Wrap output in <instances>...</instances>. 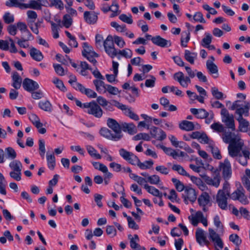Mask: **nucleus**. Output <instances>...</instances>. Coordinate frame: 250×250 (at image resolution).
I'll list each match as a JSON object with an SVG mask.
<instances>
[{"label": "nucleus", "instance_id": "25", "mask_svg": "<svg viewBox=\"0 0 250 250\" xmlns=\"http://www.w3.org/2000/svg\"><path fill=\"white\" fill-rule=\"evenodd\" d=\"M98 14V13L93 11H85L83 14V18L87 23L93 24L96 23L97 21Z\"/></svg>", "mask_w": 250, "mask_h": 250}, {"label": "nucleus", "instance_id": "23", "mask_svg": "<svg viewBox=\"0 0 250 250\" xmlns=\"http://www.w3.org/2000/svg\"><path fill=\"white\" fill-rule=\"evenodd\" d=\"M200 176L204 178L206 183L209 186L218 188L220 183V177L219 175H216L213 178H211L205 174H201Z\"/></svg>", "mask_w": 250, "mask_h": 250}, {"label": "nucleus", "instance_id": "22", "mask_svg": "<svg viewBox=\"0 0 250 250\" xmlns=\"http://www.w3.org/2000/svg\"><path fill=\"white\" fill-rule=\"evenodd\" d=\"M184 197L186 201H189L192 203L195 202L197 198L195 189L189 187H186L184 190Z\"/></svg>", "mask_w": 250, "mask_h": 250}, {"label": "nucleus", "instance_id": "8", "mask_svg": "<svg viewBox=\"0 0 250 250\" xmlns=\"http://www.w3.org/2000/svg\"><path fill=\"white\" fill-rule=\"evenodd\" d=\"M222 121L226 126L234 131L235 130V125L233 115L229 114L226 109H223L221 110Z\"/></svg>", "mask_w": 250, "mask_h": 250}, {"label": "nucleus", "instance_id": "34", "mask_svg": "<svg viewBox=\"0 0 250 250\" xmlns=\"http://www.w3.org/2000/svg\"><path fill=\"white\" fill-rule=\"evenodd\" d=\"M30 54L31 57L34 60L38 62L41 61L43 58V56L42 52L39 50H38L34 47L31 48Z\"/></svg>", "mask_w": 250, "mask_h": 250}, {"label": "nucleus", "instance_id": "50", "mask_svg": "<svg viewBox=\"0 0 250 250\" xmlns=\"http://www.w3.org/2000/svg\"><path fill=\"white\" fill-rule=\"evenodd\" d=\"M212 36L208 32L205 33V37L202 39L201 42V45L203 47L207 46V45H209L212 42Z\"/></svg>", "mask_w": 250, "mask_h": 250}, {"label": "nucleus", "instance_id": "14", "mask_svg": "<svg viewBox=\"0 0 250 250\" xmlns=\"http://www.w3.org/2000/svg\"><path fill=\"white\" fill-rule=\"evenodd\" d=\"M229 196L222 190H218L216 197V201L218 207L223 210L228 208L227 199Z\"/></svg>", "mask_w": 250, "mask_h": 250}, {"label": "nucleus", "instance_id": "59", "mask_svg": "<svg viewBox=\"0 0 250 250\" xmlns=\"http://www.w3.org/2000/svg\"><path fill=\"white\" fill-rule=\"evenodd\" d=\"M133 139L135 141H138L140 140H144L145 141H149L150 137L149 134L146 133H140L136 135L133 137Z\"/></svg>", "mask_w": 250, "mask_h": 250}, {"label": "nucleus", "instance_id": "12", "mask_svg": "<svg viewBox=\"0 0 250 250\" xmlns=\"http://www.w3.org/2000/svg\"><path fill=\"white\" fill-rule=\"evenodd\" d=\"M233 200H238L242 204L246 205L249 201L244 194V189L242 187H240L229 196Z\"/></svg>", "mask_w": 250, "mask_h": 250}, {"label": "nucleus", "instance_id": "18", "mask_svg": "<svg viewBox=\"0 0 250 250\" xmlns=\"http://www.w3.org/2000/svg\"><path fill=\"white\" fill-rule=\"evenodd\" d=\"M195 236L196 241L200 245L208 246L209 244V241L207 239L206 232L202 229L198 228L196 229Z\"/></svg>", "mask_w": 250, "mask_h": 250}, {"label": "nucleus", "instance_id": "38", "mask_svg": "<svg viewBox=\"0 0 250 250\" xmlns=\"http://www.w3.org/2000/svg\"><path fill=\"white\" fill-rule=\"evenodd\" d=\"M28 8L41 10V6L39 3V1L31 0L27 3H23L22 9Z\"/></svg>", "mask_w": 250, "mask_h": 250}, {"label": "nucleus", "instance_id": "48", "mask_svg": "<svg viewBox=\"0 0 250 250\" xmlns=\"http://www.w3.org/2000/svg\"><path fill=\"white\" fill-rule=\"evenodd\" d=\"M172 169L177 172L178 174L181 175L189 177V174L188 173L184 167L180 165L174 164L172 167Z\"/></svg>", "mask_w": 250, "mask_h": 250}, {"label": "nucleus", "instance_id": "35", "mask_svg": "<svg viewBox=\"0 0 250 250\" xmlns=\"http://www.w3.org/2000/svg\"><path fill=\"white\" fill-rule=\"evenodd\" d=\"M82 55L83 56L87 55H97V53L93 51V48L87 42L83 43Z\"/></svg>", "mask_w": 250, "mask_h": 250}, {"label": "nucleus", "instance_id": "5", "mask_svg": "<svg viewBox=\"0 0 250 250\" xmlns=\"http://www.w3.org/2000/svg\"><path fill=\"white\" fill-rule=\"evenodd\" d=\"M104 47L106 54L111 58H114L118 55V51L115 47L111 35H108L104 41Z\"/></svg>", "mask_w": 250, "mask_h": 250}, {"label": "nucleus", "instance_id": "63", "mask_svg": "<svg viewBox=\"0 0 250 250\" xmlns=\"http://www.w3.org/2000/svg\"><path fill=\"white\" fill-rule=\"evenodd\" d=\"M229 240L236 246H239L242 242V240L239 236L236 234H232L229 236Z\"/></svg>", "mask_w": 250, "mask_h": 250}, {"label": "nucleus", "instance_id": "49", "mask_svg": "<svg viewBox=\"0 0 250 250\" xmlns=\"http://www.w3.org/2000/svg\"><path fill=\"white\" fill-rule=\"evenodd\" d=\"M213 223L214 226L216 227L217 231L223 232L224 226L220 220L219 215H216L214 216L213 217Z\"/></svg>", "mask_w": 250, "mask_h": 250}, {"label": "nucleus", "instance_id": "51", "mask_svg": "<svg viewBox=\"0 0 250 250\" xmlns=\"http://www.w3.org/2000/svg\"><path fill=\"white\" fill-rule=\"evenodd\" d=\"M152 160L146 161L143 163L140 162L139 159V162L136 165L141 169H147L150 168L153 165Z\"/></svg>", "mask_w": 250, "mask_h": 250}, {"label": "nucleus", "instance_id": "15", "mask_svg": "<svg viewBox=\"0 0 250 250\" xmlns=\"http://www.w3.org/2000/svg\"><path fill=\"white\" fill-rule=\"evenodd\" d=\"M107 126L113 130L115 136H120V140L122 138V126L115 120L108 118L107 120Z\"/></svg>", "mask_w": 250, "mask_h": 250}, {"label": "nucleus", "instance_id": "33", "mask_svg": "<svg viewBox=\"0 0 250 250\" xmlns=\"http://www.w3.org/2000/svg\"><path fill=\"white\" fill-rule=\"evenodd\" d=\"M184 58L185 60L190 64H194L195 60L197 58V53L190 52L188 50H185L184 52Z\"/></svg>", "mask_w": 250, "mask_h": 250}, {"label": "nucleus", "instance_id": "36", "mask_svg": "<svg viewBox=\"0 0 250 250\" xmlns=\"http://www.w3.org/2000/svg\"><path fill=\"white\" fill-rule=\"evenodd\" d=\"M191 181L195 184L202 191L205 190L207 188L205 184L202 181V180L197 177L194 176H190L189 177Z\"/></svg>", "mask_w": 250, "mask_h": 250}, {"label": "nucleus", "instance_id": "39", "mask_svg": "<svg viewBox=\"0 0 250 250\" xmlns=\"http://www.w3.org/2000/svg\"><path fill=\"white\" fill-rule=\"evenodd\" d=\"M39 107L46 112H51L52 110V106L48 100L41 101L38 104Z\"/></svg>", "mask_w": 250, "mask_h": 250}, {"label": "nucleus", "instance_id": "28", "mask_svg": "<svg viewBox=\"0 0 250 250\" xmlns=\"http://www.w3.org/2000/svg\"><path fill=\"white\" fill-rule=\"evenodd\" d=\"M100 134L106 139L118 141L120 140V136H115L114 134H112L111 131L106 128H102L100 131Z\"/></svg>", "mask_w": 250, "mask_h": 250}, {"label": "nucleus", "instance_id": "53", "mask_svg": "<svg viewBox=\"0 0 250 250\" xmlns=\"http://www.w3.org/2000/svg\"><path fill=\"white\" fill-rule=\"evenodd\" d=\"M190 40V33L189 31L183 32L181 39V44L183 47L187 46V43Z\"/></svg>", "mask_w": 250, "mask_h": 250}, {"label": "nucleus", "instance_id": "54", "mask_svg": "<svg viewBox=\"0 0 250 250\" xmlns=\"http://www.w3.org/2000/svg\"><path fill=\"white\" fill-rule=\"evenodd\" d=\"M6 181L2 173H0V193L3 195L6 194L5 187Z\"/></svg>", "mask_w": 250, "mask_h": 250}, {"label": "nucleus", "instance_id": "27", "mask_svg": "<svg viewBox=\"0 0 250 250\" xmlns=\"http://www.w3.org/2000/svg\"><path fill=\"white\" fill-rule=\"evenodd\" d=\"M152 42L154 44L161 47H166L171 45V43L169 41H167L162 38L160 36H157L153 37V39H152Z\"/></svg>", "mask_w": 250, "mask_h": 250}, {"label": "nucleus", "instance_id": "46", "mask_svg": "<svg viewBox=\"0 0 250 250\" xmlns=\"http://www.w3.org/2000/svg\"><path fill=\"white\" fill-rule=\"evenodd\" d=\"M208 147L211 151L213 157L215 159H220L222 158L220 151L213 143L211 145L208 146Z\"/></svg>", "mask_w": 250, "mask_h": 250}, {"label": "nucleus", "instance_id": "29", "mask_svg": "<svg viewBox=\"0 0 250 250\" xmlns=\"http://www.w3.org/2000/svg\"><path fill=\"white\" fill-rule=\"evenodd\" d=\"M18 29L21 33H24L25 36H27V40H33V37L27 28L26 24L23 22H18L16 23Z\"/></svg>", "mask_w": 250, "mask_h": 250}, {"label": "nucleus", "instance_id": "9", "mask_svg": "<svg viewBox=\"0 0 250 250\" xmlns=\"http://www.w3.org/2000/svg\"><path fill=\"white\" fill-rule=\"evenodd\" d=\"M188 219L194 226H197L201 222L205 227H207L208 223L207 218L205 217L201 211H198L195 213H192L188 216Z\"/></svg>", "mask_w": 250, "mask_h": 250}, {"label": "nucleus", "instance_id": "42", "mask_svg": "<svg viewBox=\"0 0 250 250\" xmlns=\"http://www.w3.org/2000/svg\"><path fill=\"white\" fill-rule=\"evenodd\" d=\"M80 70L79 73L82 76H85L88 75L87 70L92 71L88 64L85 62H81L80 63Z\"/></svg>", "mask_w": 250, "mask_h": 250}, {"label": "nucleus", "instance_id": "56", "mask_svg": "<svg viewBox=\"0 0 250 250\" xmlns=\"http://www.w3.org/2000/svg\"><path fill=\"white\" fill-rule=\"evenodd\" d=\"M62 23L63 25L68 28L72 23V19L68 14H65L63 16Z\"/></svg>", "mask_w": 250, "mask_h": 250}, {"label": "nucleus", "instance_id": "30", "mask_svg": "<svg viewBox=\"0 0 250 250\" xmlns=\"http://www.w3.org/2000/svg\"><path fill=\"white\" fill-rule=\"evenodd\" d=\"M121 128L125 132H127L129 134H134L137 132L135 125L132 123H123L121 124Z\"/></svg>", "mask_w": 250, "mask_h": 250}, {"label": "nucleus", "instance_id": "11", "mask_svg": "<svg viewBox=\"0 0 250 250\" xmlns=\"http://www.w3.org/2000/svg\"><path fill=\"white\" fill-rule=\"evenodd\" d=\"M120 155L125 161L132 165H136L139 162V158L133 153L126 150L124 148H121L119 150Z\"/></svg>", "mask_w": 250, "mask_h": 250}, {"label": "nucleus", "instance_id": "20", "mask_svg": "<svg viewBox=\"0 0 250 250\" xmlns=\"http://www.w3.org/2000/svg\"><path fill=\"white\" fill-rule=\"evenodd\" d=\"M22 86L25 90L29 92L37 90L39 87V85L36 82L28 78H25L23 80Z\"/></svg>", "mask_w": 250, "mask_h": 250}, {"label": "nucleus", "instance_id": "41", "mask_svg": "<svg viewBox=\"0 0 250 250\" xmlns=\"http://www.w3.org/2000/svg\"><path fill=\"white\" fill-rule=\"evenodd\" d=\"M86 149L89 155L96 159H101L102 156L97 152V151L91 146L86 145Z\"/></svg>", "mask_w": 250, "mask_h": 250}, {"label": "nucleus", "instance_id": "2", "mask_svg": "<svg viewBox=\"0 0 250 250\" xmlns=\"http://www.w3.org/2000/svg\"><path fill=\"white\" fill-rule=\"evenodd\" d=\"M185 69L188 76H185L182 72L179 71L174 74L173 79L178 82L181 86L184 88H187L191 83V79L193 78L196 76L197 71L196 69L193 70L188 66H185Z\"/></svg>", "mask_w": 250, "mask_h": 250}, {"label": "nucleus", "instance_id": "64", "mask_svg": "<svg viewBox=\"0 0 250 250\" xmlns=\"http://www.w3.org/2000/svg\"><path fill=\"white\" fill-rule=\"evenodd\" d=\"M53 66L55 72L58 75L62 76L66 74V70H65L60 64L54 63Z\"/></svg>", "mask_w": 250, "mask_h": 250}, {"label": "nucleus", "instance_id": "61", "mask_svg": "<svg viewBox=\"0 0 250 250\" xmlns=\"http://www.w3.org/2000/svg\"><path fill=\"white\" fill-rule=\"evenodd\" d=\"M118 54L121 55L126 58H131L132 56L133 53L132 51L128 48H125L123 50H119Z\"/></svg>", "mask_w": 250, "mask_h": 250}, {"label": "nucleus", "instance_id": "24", "mask_svg": "<svg viewBox=\"0 0 250 250\" xmlns=\"http://www.w3.org/2000/svg\"><path fill=\"white\" fill-rule=\"evenodd\" d=\"M239 125L238 130L241 132H248L250 129V124L248 121L244 118H237Z\"/></svg>", "mask_w": 250, "mask_h": 250}, {"label": "nucleus", "instance_id": "58", "mask_svg": "<svg viewBox=\"0 0 250 250\" xmlns=\"http://www.w3.org/2000/svg\"><path fill=\"white\" fill-rule=\"evenodd\" d=\"M200 136V137L199 140L201 143L208 144V146H210L214 143L205 133H202Z\"/></svg>", "mask_w": 250, "mask_h": 250}, {"label": "nucleus", "instance_id": "43", "mask_svg": "<svg viewBox=\"0 0 250 250\" xmlns=\"http://www.w3.org/2000/svg\"><path fill=\"white\" fill-rule=\"evenodd\" d=\"M46 160L48 168L51 170L54 169L56 166V160L53 154H46Z\"/></svg>", "mask_w": 250, "mask_h": 250}, {"label": "nucleus", "instance_id": "57", "mask_svg": "<svg viewBox=\"0 0 250 250\" xmlns=\"http://www.w3.org/2000/svg\"><path fill=\"white\" fill-rule=\"evenodd\" d=\"M113 37V42L120 48H123L125 45V42L124 39L119 36H114Z\"/></svg>", "mask_w": 250, "mask_h": 250}, {"label": "nucleus", "instance_id": "62", "mask_svg": "<svg viewBox=\"0 0 250 250\" xmlns=\"http://www.w3.org/2000/svg\"><path fill=\"white\" fill-rule=\"evenodd\" d=\"M106 92H108L109 94L113 95H117L120 93L121 91L116 87L113 86L111 85L107 84L106 86Z\"/></svg>", "mask_w": 250, "mask_h": 250}, {"label": "nucleus", "instance_id": "37", "mask_svg": "<svg viewBox=\"0 0 250 250\" xmlns=\"http://www.w3.org/2000/svg\"><path fill=\"white\" fill-rule=\"evenodd\" d=\"M139 238L137 234H134L132 238H130V246L133 250H142V248L138 244Z\"/></svg>", "mask_w": 250, "mask_h": 250}, {"label": "nucleus", "instance_id": "19", "mask_svg": "<svg viewBox=\"0 0 250 250\" xmlns=\"http://www.w3.org/2000/svg\"><path fill=\"white\" fill-rule=\"evenodd\" d=\"M220 169L222 171L223 177L225 178H229L231 174V165L228 159H226L223 163H220Z\"/></svg>", "mask_w": 250, "mask_h": 250}, {"label": "nucleus", "instance_id": "55", "mask_svg": "<svg viewBox=\"0 0 250 250\" xmlns=\"http://www.w3.org/2000/svg\"><path fill=\"white\" fill-rule=\"evenodd\" d=\"M110 25L114 28L118 32L123 33L127 31V29L125 25H119L115 21H112L110 23Z\"/></svg>", "mask_w": 250, "mask_h": 250}, {"label": "nucleus", "instance_id": "7", "mask_svg": "<svg viewBox=\"0 0 250 250\" xmlns=\"http://www.w3.org/2000/svg\"><path fill=\"white\" fill-rule=\"evenodd\" d=\"M111 102L113 105L122 110L126 116L135 121L139 120V116L132 111L130 107H128L126 105L120 103L116 100H112Z\"/></svg>", "mask_w": 250, "mask_h": 250}, {"label": "nucleus", "instance_id": "52", "mask_svg": "<svg viewBox=\"0 0 250 250\" xmlns=\"http://www.w3.org/2000/svg\"><path fill=\"white\" fill-rule=\"evenodd\" d=\"M6 157L7 159L14 160L17 157V153L15 150L11 147H8L5 149Z\"/></svg>", "mask_w": 250, "mask_h": 250}, {"label": "nucleus", "instance_id": "10", "mask_svg": "<svg viewBox=\"0 0 250 250\" xmlns=\"http://www.w3.org/2000/svg\"><path fill=\"white\" fill-rule=\"evenodd\" d=\"M120 155L125 161L132 165H136L139 162V158L133 153L126 150L124 148H121L119 150Z\"/></svg>", "mask_w": 250, "mask_h": 250}, {"label": "nucleus", "instance_id": "44", "mask_svg": "<svg viewBox=\"0 0 250 250\" xmlns=\"http://www.w3.org/2000/svg\"><path fill=\"white\" fill-rule=\"evenodd\" d=\"M9 166L12 171H21L22 170V165L19 160H13L10 163Z\"/></svg>", "mask_w": 250, "mask_h": 250}, {"label": "nucleus", "instance_id": "16", "mask_svg": "<svg viewBox=\"0 0 250 250\" xmlns=\"http://www.w3.org/2000/svg\"><path fill=\"white\" fill-rule=\"evenodd\" d=\"M210 196L206 192H203L199 196L198 202L199 205L202 208V209L204 211H207L208 210V206L210 205Z\"/></svg>", "mask_w": 250, "mask_h": 250}, {"label": "nucleus", "instance_id": "1", "mask_svg": "<svg viewBox=\"0 0 250 250\" xmlns=\"http://www.w3.org/2000/svg\"><path fill=\"white\" fill-rule=\"evenodd\" d=\"M222 138L228 146L229 154L231 157H236L238 162L242 166H246L250 159V153L247 149H244V142L238 134L231 132H225Z\"/></svg>", "mask_w": 250, "mask_h": 250}, {"label": "nucleus", "instance_id": "3", "mask_svg": "<svg viewBox=\"0 0 250 250\" xmlns=\"http://www.w3.org/2000/svg\"><path fill=\"white\" fill-rule=\"evenodd\" d=\"M230 109L235 110V113L238 115L237 118H243V116L248 117L249 115L250 103L244 101L243 104L241 101L236 100L232 103Z\"/></svg>", "mask_w": 250, "mask_h": 250}, {"label": "nucleus", "instance_id": "17", "mask_svg": "<svg viewBox=\"0 0 250 250\" xmlns=\"http://www.w3.org/2000/svg\"><path fill=\"white\" fill-rule=\"evenodd\" d=\"M179 128L187 131H192L195 129H198L200 128V125L197 123L184 120L182 121L179 125Z\"/></svg>", "mask_w": 250, "mask_h": 250}, {"label": "nucleus", "instance_id": "6", "mask_svg": "<svg viewBox=\"0 0 250 250\" xmlns=\"http://www.w3.org/2000/svg\"><path fill=\"white\" fill-rule=\"evenodd\" d=\"M86 109L85 111L89 114L93 115L94 117L100 118L103 114V111L101 107L94 101L88 103L84 105Z\"/></svg>", "mask_w": 250, "mask_h": 250}, {"label": "nucleus", "instance_id": "31", "mask_svg": "<svg viewBox=\"0 0 250 250\" xmlns=\"http://www.w3.org/2000/svg\"><path fill=\"white\" fill-rule=\"evenodd\" d=\"M93 83L99 93L104 94L106 92L105 87L107 84H105L102 80H95L93 81Z\"/></svg>", "mask_w": 250, "mask_h": 250}, {"label": "nucleus", "instance_id": "60", "mask_svg": "<svg viewBox=\"0 0 250 250\" xmlns=\"http://www.w3.org/2000/svg\"><path fill=\"white\" fill-rule=\"evenodd\" d=\"M119 18L122 21L125 22L127 24H130L133 23L132 16L130 14H129L128 15L122 14L119 16Z\"/></svg>", "mask_w": 250, "mask_h": 250}, {"label": "nucleus", "instance_id": "47", "mask_svg": "<svg viewBox=\"0 0 250 250\" xmlns=\"http://www.w3.org/2000/svg\"><path fill=\"white\" fill-rule=\"evenodd\" d=\"M211 92L212 96L217 100H223L226 96L216 87H212L211 88Z\"/></svg>", "mask_w": 250, "mask_h": 250}, {"label": "nucleus", "instance_id": "26", "mask_svg": "<svg viewBox=\"0 0 250 250\" xmlns=\"http://www.w3.org/2000/svg\"><path fill=\"white\" fill-rule=\"evenodd\" d=\"M206 67L208 73L212 75L214 78H217L219 76L218 68L217 66L209 60L206 62Z\"/></svg>", "mask_w": 250, "mask_h": 250}, {"label": "nucleus", "instance_id": "32", "mask_svg": "<svg viewBox=\"0 0 250 250\" xmlns=\"http://www.w3.org/2000/svg\"><path fill=\"white\" fill-rule=\"evenodd\" d=\"M12 86L16 89H19L21 87L22 79L18 72H14L12 74Z\"/></svg>", "mask_w": 250, "mask_h": 250}, {"label": "nucleus", "instance_id": "13", "mask_svg": "<svg viewBox=\"0 0 250 250\" xmlns=\"http://www.w3.org/2000/svg\"><path fill=\"white\" fill-rule=\"evenodd\" d=\"M208 234L210 239L214 243L215 250L216 248L221 250L224 247V244L219 235L211 228L208 229Z\"/></svg>", "mask_w": 250, "mask_h": 250}, {"label": "nucleus", "instance_id": "40", "mask_svg": "<svg viewBox=\"0 0 250 250\" xmlns=\"http://www.w3.org/2000/svg\"><path fill=\"white\" fill-rule=\"evenodd\" d=\"M28 118L36 128H39V127H42L43 126L42 124L40 121L39 117L36 114H30L28 116Z\"/></svg>", "mask_w": 250, "mask_h": 250}, {"label": "nucleus", "instance_id": "4", "mask_svg": "<svg viewBox=\"0 0 250 250\" xmlns=\"http://www.w3.org/2000/svg\"><path fill=\"white\" fill-rule=\"evenodd\" d=\"M191 113L195 115L198 119H205V123L209 124L214 118V114L212 111H207L203 108L196 109L191 108L190 109Z\"/></svg>", "mask_w": 250, "mask_h": 250}, {"label": "nucleus", "instance_id": "21", "mask_svg": "<svg viewBox=\"0 0 250 250\" xmlns=\"http://www.w3.org/2000/svg\"><path fill=\"white\" fill-rule=\"evenodd\" d=\"M150 133L153 138L160 141L164 140L167 136L166 133L163 130L155 126L150 128Z\"/></svg>", "mask_w": 250, "mask_h": 250}, {"label": "nucleus", "instance_id": "45", "mask_svg": "<svg viewBox=\"0 0 250 250\" xmlns=\"http://www.w3.org/2000/svg\"><path fill=\"white\" fill-rule=\"evenodd\" d=\"M144 187L149 193L154 196H161V194L162 193L155 187L148 184H145Z\"/></svg>", "mask_w": 250, "mask_h": 250}]
</instances>
